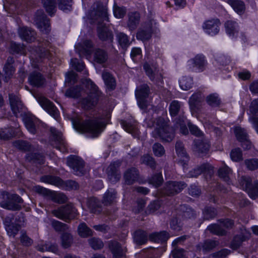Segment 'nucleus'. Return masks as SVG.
<instances>
[{
	"label": "nucleus",
	"instance_id": "8fccbe9b",
	"mask_svg": "<svg viewBox=\"0 0 258 258\" xmlns=\"http://www.w3.org/2000/svg\"><path fill=\"white\" fill-rule=\"evenodd\" d=\"M73 237L68 232L62 233L61 237V245L64 248L69 247L73 243Z\"/></svg>",
	"mask_w": 258,
	"mask_h": 258
},
{
	"label": "nucleus",
	"instance_id": "72a5a7b5",
	"mask_svg": "<svg viewBox=\"0 0 258 258\" xmlns=\"http://www.w3.org/2000/svg\"><path fill=\"white\" fill-rule=\"evenodd\" d=\"M24 121L28 131L32 134H35L38 121L33 116H26L24 118Z\"/></svg>",
	"mask_w": 258,
	"mask_h": 258
},
{
	"label": "nucleus",
	"instance_id": "052dcab7",
	"mask_svg": "<svg viewBox=\"0 0 258 258\" xmlns=\"http://www.w3.org/2000/svg\"><path fill=\"white\" fill-rule=\"evenodd\" d=\"M81 88L79 86L72 87L67 90L65 95L70 98H77L81 95Z\"/></svg>",
	"mask_w": 258,
	"mask_h": 258
},
{
	"label": "nucleus",
	"instance_id": "2eb2a0df",
	"mask_svg": "<svg viewBox=\"0 0 258 258\" xmlns=\"http://www.w3.org/2000/svg\"><path fill=\"white\" fill-rule=\"evenodd\" d=\"M243 180L249 196L251 199H255L258 197V180L252 181L251 178L246 177H244Z\"/></svg>",
	"mask_w": 258,
	"mask_h": 258
},
{
	"label": "nucleus",
	"instance_id": "9b49d317",
	"mask_svg": "<svg viewBox=\"0 0 258 258\" xmlns=\"http://www.w3.org/2000/svg\"><path fill=\"white\" fill-rule=\"evenodd\" d=\"M34 22L42 33H48L50 31L49 20L42 10L38 11L34 16Z\"/></svg>",
	"mask_w": 258,
	"mask_h": 258
},
{
	"label": "nucleus",
	"instance_id": "a211bd4d",
	"mask_svg": "<svg viewBox=\"0 0 258 258\" xmlns=\"http://www.w3.org/2000/svg\"><path fill=\"white\" fill-rule=\"evenodd\" d=\"M14 217L12 214L7 216L4 220V224L8 234L14 237L20 230V224H15L13 221Z\"/></svg>",
	"mask_w": 258,
	"mask_h": 258
},
{
	"label": "nucleus",
	"instance_id": "4be33fe9",
	"mask_svg": "<svg viewBox=\"0 0 258 258\" xmlns=\"http://www.w3.org/2000/svg\"><path fill=\"white\" fill-rule=\"evenodd\" d=\"M50 132L53 136V139L56 143V148L61 152H65L67 149L61 133L53 127L50 128Z\"/></svg>",
	"mask_w": 258,
	"mask_h": 258
},
{
	"label": "nucleus",
	"instance_id": "a18cd8bd",
	"mask_svg": "<svg viewBox=\"0 0 258 258\" xmlns=\"http://www.w3.org/2000/svg\"><path fill=\"white\" fill-rule=\"evenodd\" d=\"M26 159L29 161H32L39 164H44L43 156L37 153L28 154L26 156Z\"/></svg>",
	"mask_w": 258,
	"mask_h": 258
},
{
	"label": "nucleus",
	"instance_id": "6e6552de",
	"mask_svg": "<svg viewBox=\"0 0 258 258\" xmlns=\"http://www.w3.org/2000/svg\"><path fill=\"white\" fill-rule=\"evenodd\" d=\"M143 68L146 74L151 81L158 85L162 83V72H160L156 64H150L146 62L143 65Z\"/></svg>",
	"mask_w": 258,
	"mask_h": 258
},
{
	"label": "nucleus",
	"instance_id": "603ef678",
	"mask_svg": "<svg viewBox=\"0 0 258 258\" xmlns=\"http://www.w3.org/2000/svg\"><path fill=\"white\" fill-rule=\"evenodd\" d=\"M218 244V242L216 241L208 240L203 243L199 244L198 247H200V249L202 248L204 251H209L215 247Z\"/></svg>",
	"mask_w": 258,
	"mask_h": 258
},
{
	"label": "nucleus",
	"instance_id": "412c9836",
	"mask_svg": "<svg viewBox=\"0 0 258 258\" xmlns=\"http://www.w3.org/2000/svg\"><path fill=\"white\" fill-rule=\"evenodd\" d=\"M139 178V171L135 167L128 169L124 173L123 179L126 184H134L138 180Z\"/></svg>",
	"mask_w": 258,
	"mask_h": 258
},
{
	"label": "nucleus",
	"instance_id": "680f3d73",
	"mask_svg": "<svg viewBox=\"0 0 258 258\" xmlns=\"http://www.w3.org/2000/svg\"><path fill=\"white\" fill-rule=\"evenodd\" d=\"M201 94L200 93H196L193 94L189 99V104L192 109H195L197 107L199 103L201 101Z\"/></svg>",
	"mask_w": 258,
	"mask_h": 258
},
{
	"label": "nucleus",
	"instance_id": "7c9ffc66",
	"mask_svg": "<svg viewBox=\"0 0 258 258\" xmlns=\"http://www.w3.org/2000/svg\"><path fill=\"white\" fill-rule=\"evenodd\" d=\"M190 61L193 64V67L200 72H202L206 69L207 63L205 57L202 54H198Z\"/></svg>",
	"mask_w": 258,
	"mask_h": 258
},
{
	"label": "nucleus",
	"instance_id": "aec40b11",
	"mask_svg": "<svg viewBox=\"0 0 258 258\" xmlns=\"http://www.w3.org/2000/svg\"><path fill=\"white\" fill-rule=\"evenodd\" d=\"M93 45L91 41L89 40H85L83 44L79 43L76 45V51L80 56L85 55L86 56H90L92 52Z\"/></svg>",
	"mask_w": 258,
	"mask_h": 258
},
{
	"label": "nucleus",
	"instance_id": "c85d7f7f",
	"mask_svg": "<svg viewBox=\"0 0 258 258\" xmlns=\"http://www.w3.org/2000/svg\"><path fill=\"white\" fill-rule=\"evenodd\" d=\"M225 27L227 34L232 38L237 36L239 31L238 24L232 20H229L225 22Z\"/></svg>",
	"mask_w": 258,
	"mask_h": 258
},
{
	"label": "nucleus",
	"instance_id": "39448f33",
	"mask_svg": "<svg viewBox=\"0 0 258 258\" xmlns=\"http://www.w3.org/2000/svg\"><path fill=\"white\" fill-rule=\"evenodd\" d=\"M1 196L3 199L0 203L2 208L13 211L21 209V204L23 202V200L18 195L3 191Z\"/></svg>",
	"mask_w": 258,
	"mask_h": 258
},
{
	"label": "nucleus",
	"instance_id": "e433bc0d",
	"mask_svg": "<svg viewBox=\"0 0 258 258\" xmlns=\"http://www.w3.org/2000/svg\"><path fill=\"white\" fill-rule=\"evenodd\" d=\"M88 207L90 212L94 214H99L101 212V207L99 201L94 197L90 198L87 202Z\"/></svg>",
	"mask_w": 258,
	"mask_h": 258
},
{
	"label": "nucleus",
	"instance_id": "13d9d810",
	"mask_svg": "<svg viewBox=\"0 0 258 258\" xmlns=\"http://www.w3.org/2000/svg\"><path fill=\"white\" fill-rule=\"evenodd\" d=\"M192 84V79L190 77H183L179 80L180 87L183 90L189 89L191 87Z\"/></svg>",
	"mask_w": 258,
	"mask_h": 258
},
{
	"label": "nucleus",
	"instance_id": "37998d69",
	"mask_svg": "<svg viewBox=\"0 0 258 258\" xmlns=\"http://www.w3.org/2000/svg\"><path fill=\"white\" fill-rule=\"evenodd\" d=\"M42 3L46 12L52 16L56 11L55 0H42Z\"/></svg>",
	"mask_w": 258,
	"mask_h": 258
},
{
	"label": "nucleus",
	"instance_id": "f257e3e1",
	"mask_svg": "<svg viewBox=\"0 0 258 258\" xmlns=\"http://www.w3.org/2000/svg\"><path fill=\"white\" fill-rule=\"evenodd\" d=\"M92 10L89 12L88 17L91 23L96 24L97 33L99 39L103 41L111 43L113 39L112 32L106 26L105 21H108L107 9L100 3L97 2L92 6Z\"/></svg>",
	"mask_w": 258,
	"mask_h": 258
},
{
	"label": "nucleus",
	"instance_id": "393cba45",
	"mask_svg": "<svg viewBox=\"0 0 258 258\" xmlns=\"http://www.w3.org/2000/svg\"><path fill=\"white\" fill-rule=\"evenodd\" d=\"M183 104L177 100L172 101L169 106V112L172 116H176L180 114L179 117L184 116V111L182 108Z\"/></svg>",
	"mask_w": 258,
	"mask_h": 258
},
{
	"label": "nucleus",
	"instance_id": "9d476101",
	"mask_svg": "<svg viewBox=\"0 0 258 258\" xmlns=\"http://www.w3.org/2000/svg\"><path fill=\"white\" fill-rule=\"evenodd\" d=\"M150 93L149 86L144 84L137 88L136 96L137 99L139 106L142 109H145L148 107L146 98Z\"/></svg>",
	"mask_w": 258,
	"mask_h": 258
},
{
	"label": "nucleus",
	"instance_id": "a19ab883",
	"mask_svg": "<svg viewBox=\"0 0 258 258\" xmlns=\"http://www.w3.org/2000/svg\"><path fill=\"white\" fill-rule=\"evenodd\" d=\"M148 237V234L145 231L139 230L135 233L134 240L138 244L141 245L147 241Z\"/></svg>",
	"mask_w": 258,
	"mask_h": 258
},
{
	"label": "nucleus",
	"instance_id": "bf43d9fd",
	"mask_svg": "<svg viewBox=\"0 0 258 258\" xmlns=\"http://www.w3.org/2000/svg\"><path fill=\"white\" fill-rule=\"evenodd\" d=\"M15 136V132L13 128H4L0 130V139L3 140H9Z\"/></svg>",
	"mask_w": 258,
	"mask_h": 258
},
{
	"label": "nucleus",
	"instance_id": "4d7b16f0",
	"mask_svg": "<svg viewBox=\"0 0 258 258\" xmlns=\"http://www.w3.org/2000/svg\"><path fill=\"white\" fill-rule=\"evenodd\" d=\"M72 0H58V8L64 11H71L72 9Z\"/></svg>",
	"mask_w": 258,
	"mask_h": 258
},
{
	"label": "nucleus",
	"instance_id": "cd10ccee",
	"mask_svg": "<svg viewBox=\"0 0 258 258\" xmlns=\"http://www.w3.org/2000/svg\"><path fill=\"white\" fill-rule=\"evenodd\" d=\"M210 145L208 140L205 139H197L194 141L193 149L198 153H205L209 149Z\"/></svg>",
	"mask_w": 258,
	"mask_h": 258
},
{
	"label": "nucleus",
	"instance_id": "58836bf2",
	"mask_svg": "<svg viewBox=\"0 0 258 258\" xmlns=\"http://www.w3.org/2000/svg\"><path fill=\"white\" fill-rule=\"evenodd\" d=\"M227 3L230 5L238 14H241L245 11V4L243 2L240 0H227Z\"/></svg>",
	"mask_w": 258,
	"mask_h": 258
},
{
	"label": "nucleus",
	"instance_id": "6ab92c4d",
	"mask_svg": "<svg viewBox=\"0 0 258 258\" xmlns=\"http://www.w3.org/2000/svg\"><path fill=\"white\" fill-rule=\"evenodd\" d=\"M220 23L218 19H212L206 21L203 28L205 31L211 35H215L218 33Z\"/></svg>",
	"mask_w": 258,
	"mask_h": 258
},
{
	"label": "nucleus",
	"instance_id": "20e7f679",
	"mask_svg": "<svg viewBox=\"0 0 258 258\" xmlns=\"http://www.w3.org/2000/svg\"><path fill=\"white\" fill-rule=\"evenodd\" d=\"M83 84L89 90L88 96L82 101L84 107L88 109L96 104L100 93L97 86L90 79L84 80Z\"/></svg>",
	"mask_w": 258,
	"mask_h": 258
},
{
	"label": "nucleus",
	"instance_id": "c756f323",
	"mask_svg": "<svg viewBox=\"0 0 258 258\" xmlns=\"http://www.w3.org/2000/svg\"><path fill=\"white\" fill-rule=\"evenodd\" d=\"M140 21V15L138 12H131L128 14L127 27L131 31L137 28Z\"/></svg>",
	"mask_w": 258,
	"mask_h": 258
},
{
	"label": "nucleus",
	"instance_id": "c03bdc74",
	"mask_svg": "<svg viewBox=\"0 0 258 258\" xmlns=\"http://www.w3.org/2000/svg\"><path fill=\"white\" fill-rule=\"evenodd\" d=\"M232 174L231 170L226 165H224L220 168L218 171V174L220 178H222L225 181L229 183L230 175Z\"/></svg>",
	"mask_w": 258,
	"mask_h": 258
},
{
	"label": "nucleus",
	"instance_id": "09e8293b",
	"mask_svg": "<svg viewBox=\"0 0 258 258\" xmlns=\"http://www.w3.org/2000/svg\"><path fill=\"white\" fill-rule=\"evenodd\" d=\"M206 101L209 105L212 107L218 106L221 103L220 99L216 93L211 94L208 96L206 98Z\"/></svg>",
	"mask_w": 258,
	"mask_h": 258
},
{
	"label": "nucleus",
	"instance_id": "f8f14e48",
	"mask_svg": "<svg viewBox=\"0 0 258 258\" xmlns=\"http://www.w3.org/2000/svg\"><path fill=\"white\" fill-rule=\"evenodd\" d=\"M67 164L75 174L81 176L84 174V162L79 157L71 156L68 158Z\"/></svg>",
	"mask_w": 258,
	"mask_h": 258
},
{
	"label": "nucleus",
	"instance_id": "4c0bfd02",
	"mask_svg": "<svg viewBox=\"0 0 258 258\" xmlns=\"http://www.w3.org/2000/svg\"><path fill=\"white\" fill-rule=\"evenodd\" d=\"M168 234L166 231L155 232L149 235V239L152 241L156 242H163L168 238Z\"/></svg>",
	"mask_w": 258,
	"mask_h": 258
},
{
	"label": "nucleus",
	"instance_id": "c9c22d12",
	"mask_svg": "<svg viewBox=\"0 0 258 258\" xmlns=\"http://www.w3.org/2000/svg\"><path fill=\"white\" fill-rule=\"evenodd\" d=\"M28 80L31 85L37 87L41 86L44 82V78L41 74L36 72L31 73Z\"/></svg>",
	"mask_w": 258,
	"mask_h": 258
},
{
	"label": "nucleus",
	"instance_id": "774afa93",
	"mask_svg": "<svg viewBox=\"0 0 258 258\" xmlns=\"http://www.w3.org/2000/svg\"><path fill=\"white\" fill-rule=\"evenodd\" d=\"M163 181V179L161 173H157L149 179L150 183L153 184L155 187L159 186Z\"/></svg>",
	"mask_w": 258,
	"mask_h": 258
},
{
	"label": "nucleus",
	"instance_id": "1a4fd4ad",
	"mask_svg": "<svg viewBox=\"0 0 258 258\" xmlns=\"http://www.w3.org/2000/svg\"><path fill=\"white\" fill-rule=\"evenodd\" d=\"M52 214L58 218L65 221L74 218L77 214L76 209L71 204H68L53 210Z\"/></svg>",
	"mask_w": 258,
	"mask_h": 258
},
{
	"label": "nucleus",
	"instance_id": "0eeeda50",
	"mask_svg": "<svg viewBox=\"0 0 258 258\" xmlns=\"http://www.w3.org/2000/svg\"><path fill=\"white\" fill-rule=\"evenodd\" d=\"M41 180L43 182L56 186H62L64 184L66 185V188L67 190L77 189L79 188V185L75 181L70 180L64 182L58 177L45 176L41 177Z\"/></svg>",
	"mask_w": 258,
	"mask_h": 258
},
{
	"label": "nucleus",
	"instance_id": "6e6d98bb",
	"mask_svg": "<svg viewBox=\"0 0 258 258\" xmlns=\"http://www.w3.org/2000/svg\"><path fill=\"white\" fill-rule=\"evenodd\" d=\"M14 146L20 150L27 151L31 149V145L27 141L18 140L13 143Z\"/></svg>",
	"mask_w": 258,
	"mask_h": 258
},
{
	"label": "nucleus",
	"instance_id": "ea45409f",
	"mask_svg": "<svg viewBox=\"0 0 258 258\" xmlns=\"http://www.w3.org/2000/svg\"><path fill=\"white\" fill-rule=\"evenodd\" d=\"M102 77L108 89L112 90L115 89V81L110 73L104 72L102 73Z\"/></svg>",
	"mask_w": 258,
	"mask_h": 258
},
{
	"label": "nucleus",
	"instance_id": "a878e982",
	"mask_svg": "<svg viewBox=\"0 0 258 258\" xmlns=\"http://www.w3.org/2000/svg\"><path fill=\"white\" fill-rule=\"evenodd\" d=\"M14 62V57L9 56L8 57L6 64L4 67V71L5 72V81L8 82V80L13 75L15 69L13 67Z\"/></svg>",
	"mask_w": 258,
	"mask_h": 258
},
{
	"label": "nucleus",
	"instance_id": "de8ad7c7",
	"mask_svg": "<svg viewBox=\"0 0 258 258\" xmlns=\"http://www.w3.org/2000/svg\"><path fill=\"white\" fill-rule=\"evenodd\" d=\"M117 38L119 44L122 48H126L130 45L128 37L125 33L122 32L117 33Z\"/></svg>",
	"mask_w": 258,
	"mask_h": 258
},
{
	"label": "nucleus",
	"instance_id": "ddd939ff",
	"mask_svg": "<svg viewBox=\"0 0 258 258\" xmlns=\"http://www.w3.org/2000/svg\"><path fill=\"white\" fill-rule=\"evenodd\" d=\"M220 225L216 224H212L208 227V229L212 233L217 235H224L226 233V231L222 227L226 229L231 228L233 225L232 220L226 219L220 220Z\"/></svg>",
	"mask_w": 258,
	"mask_h": 258
},
{
	"label": "nucleus",
	"instance_id": "f704fd0d",
	"mask_svg": "<svg viewBox=\"0 0 258 258\" xmlns=\"http://www.w3.org/2000/svg\"><path fill=\"white\" fill-rule=\"evenodd\" d=\"M109 247L114 258H120L124 253L123 248L117 241H110Z\"/></svg>",
	"mask_w": 258,
	"mask_h": 258
},
{
	"label": "nucleus",
	"instance_id": "dca6fc26",
	"mask_svg": "<svg viewBox=\"0 0 258 258\" xmlns=\"http://www.w3.org/2000/svg\"><path fill=\"white\" fill-rule=\"evenodd\" d=\"M38 102L41 107L45 110L50 115L56 118L58 115V110L52 102L44 97L38 98Z\"/></svg>",
	"mask_w": 258,
	"mask_h": 258
},
{
	"label": "nucleus",
	"instance_id": "5701e85b",
	"mask_svg": "<svg viewBox=\"0 0 258 258\" xmlns=\"http://www.w3.org/2000/svg\"><path fill=\"white\" fill-rule=\"evenodd\" d=\"M9 100L13 112L17 115V114L22 110L23 107L20 98L14 94H11L9 95Z\"/></svg>",
	"mask_w": 258,
	"mask_h": 258
},
{
	"label": "nucleus",
	"instance_id": "3c124183",
	"mask_svg": "<svg viewBox=\"0 0 258 258\" xmlns=\"http://www.w3.org/2000/svg\"><path fill=\"white\" fill-rule=\"evenodd\" d=\"M37 249L41 252L47 251L53 253H56L58 251L57 245L51 243H46L41 246L38 245L37 246Z\"/></svg>",
	"mask_w": 258,
	"mask_h": 258
},
{
	"label": "nucleus",
	"instance_id": "4468645a",
	"mask_svg": "<svg viewBox=\"0 0 258 258\" xmlns=\"http://www.w3.org/2000/svg\"><path fill=\"white\" fill-rule=\"evenodd\" d=\"M202 173L209 174L213 173V168L209 163H204L198 166L187 174V177H197Z\"/></svg>",
	"mask_w": 258,
	"mask_h": 258
},
{
	"label": "nucleus",
	"instance_id": "338daca9",
	"mask_svg": "<svg viewBox=\"0 0 258 258\" xmlns=\"http://www.w3.org/2000/svg\"><path fill=\"white\" fill-rule=\"evenodd\" d=\"M205 219L209 220L214 218L217 215V211L214 208H206L203 212Z\"/></svg>",
	"mask_w": 258,
	"mask_h": 258
},
{
	"label": "nucleus",
	"instance_id": "f03ea898",
	"mask_svg": "<svg viewBox=\"0 0 258 258\" xmlns=\"http://www.w3.org/2000/svg\"><path fill=\"white\" fill-rule=\"evenodd\" d=\"M109 117L106 118H95L83 121H76L73 125L76 131L81 133H86L91 137H97L104 130Z\"/></svg>",
	"mask_w": 258,
	"mask_h": 258
},
{
	"label": "nucleus",
	"instance_id": "b1692460",
	"mask_svg": "<svg viewBox=\"0 0 258 258\" xmlns=\"http://www.w3.org/2000/svg\"><path fill=\"white\" fill-rule=\"evenodd\" d=\"M175 150L178 157L180 158L179 162L184 166L188 161L189 157L184 149L182 143L177 141L175 144Z\"/></svg>",
	"mask_w": 258,
	"mask_h": 258
},
{
	"label": "nucleus",
	"instance_id": "7ed1b4c3",
	"mask_svg": "<svg viewBox=\"0 0 258 258\" xmlns=\"http://www.w3.org/2000/svg\"><path fill=\"white\" fill-rule=\"evenodd\" d=\"M147 125L149 127H154L152 136L166 142L171 141L174 137V130L170 127L167 122L162 117H159L154 120H149Z\"/></svg>",
	"mask_w": 258,
	"mask_h": 258
},
{
	"label": "nucleus",
	"instance_id": "e2e57ef3",
	"mask_svg": "<svg viewBox=\"0 0 258 258\" xmlns=\"http://www.w3.org/2000/svg\"><path fill=\"white\" fill-rule=\"evenodd\" d=\"M246 239V236L242 234L235 236L231 243L232 248L235 249L238 248L240 246L241 243L245 241Z\"/></svg>",
	"mask_w": 258,
	"mask_h": 258
},
{
	"label": "nucleus",
	"instance_id": "79ce46f5",
	"mask_svg": "<svg viewBox=\"0 0 258 258\" xmlns=\"http://www.w3.org/2000/svg\"><path fill=\"white\" fill-rule=\"evenodd\" d=\"M176 128H179L180 132L184 135L188 133V130L186 126V118L182 116L181 118H176L175 120Z\"/></svg>",
	"mask_w": 258,
	"mask_h": 258
},
{
	"label": "nucleus",
	"instance_id": "5fc2aeb1",
	"mask_svg": "<svg viewBox=\"0 0 258 258\" xmlns=\"http://www.w3.org/2000/svg\"><path fill=\"white\" fill-rule=\"evenodd\" d=\"M152 36V31L151 29L147 30H140L137 34V38L143 41H147Z\"/></svg>",
	"mask_w": 258,
	"mask_h": 258
},
{
	"label": "nucleus",
	"instance_id": "473e14b6",
	"mask_svg": "<svg viewBox=\"0 0 258 258\" xmlns=\"http://www.w3.org/2000/svg\"><path fill=\"white\" fill-rule=\"evenodd\" d=\"M108 53L104 49L96 48L94 50L93 60L99 64H102L106 62L108 59Z\"/></svg>",
	"mask_w": 258,
	"mask_h": 258
},
{
	"label": "nucleus",
	"instance_id": "69168bd1",
	"mask_svg": "<svg viewBox=\"0 0 258 258\" xmlns=\"http://www.w3.org/2000/svg\"><path fill=\"white\" fill-rule=\"evenodd\" d=\"M51 225L57 231H65L69 228L67 224L55 220L51 221Z\"/></svg>",
	"mask_w": 258,
	"mask_h": 258
},
{
	"label": "nucleus",
	"instance_id": "f3484780",
	"mask_svg": "<svg viewBox=\"0 0 258 258\" xmlns=\"http://www.w3.org/2000/svg\"><path fill=\"white\" fill-rule=\"evenodd\" d=\"M119 167V163L114 162L110 164L107 169L108 179L112 183L118 181L121 177Z\"/></svg>",
	"mask_w": 258,
	"mask_h": 258
},
{
	"label": "nucleus",
	"instance_id": "864d4df0",
	"mask_svg": "<svg viewBox=\"0 0 258 258\" xmlns=\"http://www.w3.org/2000/svg\"><path fill=\"white\" fill-rule=\"evenodd\" d=\"M79 234L83 237H87L92 234V231L84 223H81L78 227Z\"/></svg>",
	"mask_w": 258,
	"mask_h": 258
},
{
	"label": "nucleus",
	"instance_id": "49530a36",
	"mask_svg": "<svg viewBox=\"0 0 258 258\" xmlns=\"http://www.w3.org/2000/svg\"><path fill=\"white\" fill-rule=\"evenodd\" d=\"M11 52L21 54H25L26 49L23 44H18L14 42H11L10 46Z\"/></svg>",
	"mask_w": 258,
	"mask_h": 258
},
{
	"label": "nucleus",
	"instance_id": "0e129e2a",
	"mask_svg": "<svg viewBox=\"0 0 258 258\" xmlns=\"http://www.w3.org/2000/svg\"><path fill=\"white\" fill-rule=\"evenodd\" d=\"M234 133L237 139L242 142L247 139V134L244 129L239 126H236L234 128Z\"/></svg>",
	"mask_w": 258,
	"mask_h": 258
},
{
	"label": "nucleus",
	"instance_id": "423d86ee",
	"mask_svg": "<svg viewBox=\"0 0 258 258\" xmlns=\"http://www.w3.org/2000/svg\"><path fill=\"white\" fill-rule=\"evenodd\" d=\"M186 186L183 181H169L165 183L161 192L166 196H174L181 192Z\"/></svg>",
	"mask_w": 258,
	"mask_h": 258
},
{
	"label": "nucleus",
	"instance_id": "bb28decb",
	"mask_svg": "<svg viewBox=\"0 0 258 258\" xmlns=\"http://www.w3.org/2000/svg\"><path fill=\"white\" fill-rule=\"evenodd\" d=\"M18 32L20 37L27 42H31L35 38L36 32L31 28H20Z\"/></svg>",
	"mask_w": 258,
	"mask_h": 258
},
{
	"label": "nucleus",
	"instance_id": "2f4dec72",
	"mask_svg": "<svg viewBox=\"0 0 258 258\" xmlns=\"http://www.w3.org/2000/svg\"><path fill=\"white\" fill-rule=\"evenodd\" d=\"M117 192L115 189L109 188L104 194L102 203L104 205H109L116 202Z\"/></svg>",
	"mask_w": 258,
	"mask_h": 258
}]
</instances>
